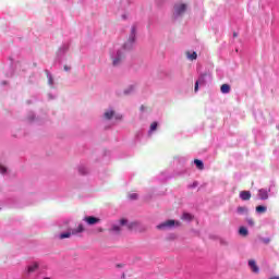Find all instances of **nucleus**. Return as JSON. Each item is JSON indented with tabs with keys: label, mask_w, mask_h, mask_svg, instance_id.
<instances>
[{
	"label": "nucleus",
	"mask_w": 279,
	"mask_h": 279,
	"mask_svg": "<svg viewBox=\"0 0 279 279\" xmlns=\"http://www.w3.org/2000/svg\"><path fill=\"white\" fill-rule=\"evenodd\" d=\"M174 227H175V221L173 219H170L157 225L156 228L158 231H170Z\"/></svg>",
	"instance_id": "1"
},
{
	"label": "nucleus",
	"mask_w": 279,
	"mask_h": 279,
	"mask_svg": "<svg viewBox=\"0 0 279 279\" xmlns=\"http://www.w3.org/2000/svg\"><path fill=\"white\" fill-rule=\"evenodd\" d=\"M135 40H136V26H133V28H131V35H130L129 41L124 44V50L131 49Z\"/></svg>",
	"instance_id": "2"
},
{
	"label": "nucleus",
	"mask_w": 279,
	"mask_h": 279,
	"mask_svg": "<svg viewBox=\"0 0 279 279\" xmlns=\"http://www.w3.org/2000/svg\"><path fill=\"white\" fill-rule=\"evenodd\" d=\"M189 5L186 3L180 2L179 4H177L175 8V16H183L186 11H187Z\"/></svg>",
	"instance_id": "3"
},
{
	"label": "nucleus",
	"mask_w": 279,
	"mask_h": 279,
	"mask_svg": "<svg viewBox=\"0 0 279 279\" xmlns=\"http://www.w3.org/2000/svg\"><path fill=\"white\" fill-rule=\"evenodd\" d=\"M206 77H207V73H202L198 77V81L195 82V85H194V93H197L198 92V86L199 85H205L206 84Z\"/></svg>",
	"instance_id": "4"
},
{
	"label": "nucleus",
	"mask_w": 279,
	"mask_h": 279,
	"mask_svg": "<svg viewBox=\"0 0 279 279\" xmlns=\"http://www.w3.org/2000/svg\"><path fill=\"white\" fill-rule=\"evenodd\" d=\"M124 59V52L123 51H118L117 52V57L116 59H113L112 61V65L113 66H119L120 65V62Z\"/></svg>",
	"instance_id": "5"
},
{
	"label": "nucleus",
	"mask_w": 279,
	"mask_h": 279,
	"mask_svg": "<svg viewBox=\"0 0 279 279\" xmlns=\"http://www.w3.org/2000/svg\"><path fill=\"white\" fill-rule=\"evenodd\" d=\"M85 231V228L83 225H77L76 229H70V231H68L69 233H71L73 236L81 234Z\"/></svg>",
	"instance_id": "6"
},
{
	"label": "nucleus",
	"mask_w": 279,
	"mask_h": 279,
	"mask_svg": "<svg viewBox=\"0 0 279 279\" xmlns=\"http://www.w3.org/2000/svg\"><path fill=\"white\" fill-rule=\"evenodd\" d=\"M84 221H85L86 223H88L89 226H94V225L99 223L100 219H99V218H96V217H93V216H89V217H85V218H84Z\"/></svg>",
	"instance_id": "7"
},
{
	"label": "nucleus",
	"mask_w": 279,
	"mask_h": 279,
	"mask_svg": "<svg viewBox=\"0 0 279 279\" xmlns=\"http://www.w3.org/2000/svg\"><path fill=\"white\" fill-rule=\"evenodd\" d=\"M252 197V194L250 191H242L240 192V199L242 201H250Z\"/></svg>",
	"instance_id": "8"
},
{
	"label": "nucleus",
	"mask_w": 279,
	"mask_h": 279,
	"mask_svg": "<svg viewBox=\"0 0 279 279\" xmlns=\"http://www.w3.org/2000/svg\"><path fill=\"white\" fill-rule=\"evenodd\" d=\"M248 267H251L254 274L259 272V267L256 265V262L254 259L248 260Z\"/></svg>",
	"instance_id": "9"
},
{
	"label": "nucleus",
	"mask_w": 279,
	"mask_h": 279,
	"mask_svg": "<svg viewBox=\"0 0 279 279\" xmlns=\"http://www.w3.org/2000/svg\"><path fill=\"white\" fill-rule=\"evenodd\" d=\"M122 231L121 227L119 225H112L111 229H109V232L113 234H120Z\"/></svg>",
	"instance_id": "10"
},
{
	"label": "nucleus",
	"mask_w": 279,
	"mask_h": 279,
	"mask_svg": "<svg viewBox=\"0 0 279 279\" xmlns=\"http://www.w3.org/2000/svg\"><path fill=\"white\" fill-rule=\"evenodd\" d=\"M258 198H260L263 201L268 199V191L258 190Z\"/></svg>",
	"instance_id": "11"
},
{
	"label": "nucleus",
	"mask_w": 279,
	"mask_h": 279,
	"mask_svg": "<svg viewBox=\"0 0 279 279\" xmlns=\"http://www.w3.org/2000/svg\"><path fill=\"white\" fill-rule=\"evenodd\" d=\"M194 165L199 171H203V169H205V165L201 159H194Z\"/></svg>",
	"instance_id": "12"
},
{
	"label": "nucleus",
	"mask_w": 279,
	"mask_h": 279,
	"mask_svg": "<svg viewBox=\"0 0 279 279\" xmlns=\"http://www.w3.org/2000/svg\"><path fill=\"white\" fill-rule=\"evenodd\" d=\"M38 269V263H34L31 266H27V274H33L34 271H37Z\"/></svg>",
	"instance_id": "13"
},
{
	"label": "nucleus",
	"mask_w": 279,
	"mask_h": 279,
	"mask_svg": "<svg viewBox=\"0 0 279 279\" xmlns=\"http://www.w3.org/2000/svg\"><path fill=\"white\" fill-rule=\"evenodd\" d=\"M220 92L222 94H229L230 93V85L229 84H222L221 87H220Z\"/></svg>",
	"instance_id": "14"
},
{
	"label": "nucleus",
	"mask_w": 279,
	"mask_h": 279,
	"mask_svg": "<svg viewBox=\"0 0 279 279\" xmlns=\"http://www.w3.org/2000/svg\"><path fill=\"white\" fill-rule=\"evenodd\" d=\"M267 210H268V208L266 206H264V205H258L256 207V213L257 214H266Z\"/></svg>",
	"instance_id": "15"
},
{
	"label": "nucleus",
	"mask_w": 279,
	"mask_h": 279,
	"mask_svg": "<svg viewBox=\"0 0 279 279\" xmlns=\"http://www.w3.org/2000/svg\"><path fill=\"white\" fill-rule=\"evenodd\" d=\"M104 117H105V119H107V120H111V119L114 117V111H112V110L105 111Z\"/></svg>",
	"instance_id": "16"
},
{
	"label": "nucleus",
	"mask_w": 279,
	"mask_h": 279,
	"mask_svg": "<svg viewBox=\"0 0 279 279\" xmlns=\"http://www.w3.org/2000/svg\"><path fill=\"white\" fill-rule=\"evenodd\" d=\"M181 219L185 220V221H192L193 216H192V214L184 213L183 216L181 217Z\"/></svg>",
	"instance_id": "17"
},
{
	"label": "nucleus",
	"mask_w": 279,
	"mask_h": 279,
	"mask_svg": "<svg viewBox=\"0 0 279 279\" xmlns=\"http://www.w3.org/2000/svg\"><path fill=\"white\" fill-rule=\"evenodd\" d=\"M187 59L191 61H194L197 59V53L195 51L193 52H187Z\"/></svg>",
	"instance_id": "18"
},
{
	"label": "nucleus",
	"mask_w": 279,
	"mask_h": 279,
	"mask_svg": "<svg viewBox=\"0 0 279 279\" xmlns=\"http://www.w3.org/2000/svg\"><path fill=\"white\" fill-rule=\"evenodd\" d=\"M239 234L246 238L247 234H248V231H247L246 228L242 227V228L239 229Z\"/></svg>",
	"instance_id": "19"
},
{
	"label": "nucleus",
	"mask_w": 279,
	"mask_h": 279,
	"mask_svg": "<svg viewBox=\"0 0 279 279\" xmlns=\"http://www.w3.org/2000/svg\"><path fill=\"white\" fill-rule=\"evenodd\" d=\"M158 128V123L157 122H154L149 125V134H151L153 132H155Z\"/></svg>",
	"instance_id": "20"
},
{
	"label": "nucleus",
	"mask_w": 279,
	"mask_h": 279,
	"mask_svg": "<svg viewBox=\"0 0 279 279\" xmlns=\"http://www.w3.org/2000/svg\"><path fill=\"white\" fill-rule=\"evenodd\" d=\"M71 236H73L72 234H71V232H63V233H61V235H59V239H61V240H64V239H69V238H71Z\"/></svg>",
	"instance_id": "21"
},
{
	"label": "nucleus",
	"mask_w": 279,
	"mask_h": 279,
	"mask_svg": "<svg viewBox=\"0 0 279 279\" xmlns=\"http://www.w3.org/2000/svg\"><path fill=\"white\" fill-rule=\"evenodd\" d=\"M46 77H48V84L50 86H52L53 85V77L51 76V74H49L48 71H46Z\"/></svg>",
	"instance_id": "22"
},
{
	"label": "nucleus",
	"mask_w": 279,
	"mask_h": 279,
	"mask_svg": "<svg viewBox=\"0 0 279 279\" xmlns=\"http://www.w3.org/2000/svg\"><path fill=\"white\" fill-rule=\"evenodd\" d=\"M238 213L239 214H246L247 213V208L246 207H238Z\"/></svg>",
	"instance_id": "23"
},
{
	"label": "nucleus",
	"mask_w": 279,
	"mask_h": 279,
	"mask_svg": "<svg viewBox=\"0 0 279 279\" xmlns=\"http://www.w3.org/2000/svg\"><path fill=\"white\" fill-rule=\"evenodd\" d=\"M129 198L132 201L138 199V194H136V193L129 194Z\"/></svg>",
	"instance_id": "24"
},
{
	"label": "nucleus",
	"mask_w": 279,
	"mask_h": 279,
	"mask_svg": "<svg viewBox=\"0 0 279 279\" xmlns=\"http://www.w3.org/2000/svg\"><path fill=\"white\" fill-rule=\"evenodd\" d=\"M247 223H248V226H251V227H254V226H255V221H254L253 218H248V219H247Z\"/></svg>",
	"instance_id": "25"
},
{
	"label": "nucleus",
	"mask_w": 279,
	"mask_h": 279,
	"mask_svg": "<svg viewBox=\"0 0 279 279\" xmlns=\"http://www.w3.org/2000/svg\"><path fill=\"white\" fill-rule=\"evenodd\" d=\"M7 172V168L4 166H0V173L4 174Z\"/></svg>",
	"instance_id": "26"
},
{
	"label": "nucleus",
	"mask_w": 279,
	"mask_h": 279,
	"mask_svg": "<svg viewBox=\"0 0 279 279\" xmlns=\"http://www.w3.org/2000/svg\"><path fill=\"white\" fill-rule=\"evenodd\" d=\"M128 223V219H124V218H122L121 220H120V225L123 227V226H125Z\"/></svg>",
	"instance_id": "27"
},
{
	"label": "nucleus",
	"mask_w": 279,
	"mask_h": 279,
	"mask_svg": "<svg viewBox=\"0 0 279 279\" xmlns=\"http://www.w3.org/2000/svg\"><path fill=\"white\" fill-rule=\"evenodd\" d=\"M173 240H174V236L167 238V241H173Z\"/></svg>",
	"instance_id": "28"
},
{
	"label": "nucleus",
	"mask_w": 279,
	"mask_h": 279,
	"mask_svg": "<svg viewBox=\"0 0 279 279\" xmlns=\"http://www.w3.org/2000/svg\"><path fill=\"white\" fill-rule=\"evenodd\" d=\"M233 37H234V38H236V37H238V34H236V33H234V34H233Z\"/></svg>",
	"instance_id": "29"
},
{
	"label": "nucleus",
	"mask_w": 279,
	"mask_h": 279,
	"mask_svg": "<svg viewBox=\"0 0 279 279\" xmlns=\"http://www.w3.org/2000/svg\"><path fill=\"white\" fill-rule=\"evenodd\" d=\"M269 241H270V240H269V239H267V240L265 241V243H266V244H268V243H269Z\"/></svg>",
	"instance_id": "30"
},
{
	"label": "nucleus",
	"mask_w": 279,
	"mask_h": 279,
	"mask_svg": "<svg viewBox=\"0 0 279 279\" xmlns=\"http://www.w3.org/2000/svg\"><path fill=\"white\" fill-rule=\"evenodd\" d=\"M270 279H279V277H271Z\"/></svg>",
	"instance_id": "31"
},
{
	"label": "nucleus",
	"mask_w": 279,
	"mask_h": 279,
	"mask_svg": "<svg viewBox=\"0 0 279 279\" xmlns=\"http://www.w3.org/2000/svg\"><path fill=\"white\" fill-rule=\"evenodd\" d=\"M65 71H69V66H64Z\"/></svg>",
	"instance_id": "32"
},
{
	"label": "nucleus",
	"mask_w": 279,
	"mask_h": 279,
	"mask_svg": "<svg viewBox=\"0 0 279 279\" xmlns=\"http://www.w3.org/2000/svg\"><path fill=\"white\" fill-rule=\"evenodd\" d=\"M141 110H144V106H141Z\"/></svg>",
	"instance_id": "33"
},
{
	"label": "nucleus",
	"mask_w": 279,
	"mask_h": 279,
	"mask_svg": "<svg viewBox=\"0 0 279 279\" xmlns=\"http://www.w3.org/2000/svg\"><path fill=\"white\" fill-rule=\"evenodd\" d=\"M104 230L101 228H99V232H102Z\"/></svg>",
	"instance_id": "34"
},
{
	"label": "nucleus",
	"mask_w": 279,
	"mask_h": 279,
	"mask_svg": "<svg viewBox=\"0 0 279 279\" xmlns=\"http://www.w3.org/2000/svg\"><path fill=\"white\" fill-rule=\"evenodd\" d=\"M175 226H179V222H175Z\"/></svg>",
	"instance_id": "35"
},
{
	"label": "nucleus",
	"mask_w": 279,
	"mask_h": 279,
	"mask_svg": "<svg viewBox=\"0 0 279 279\" xmlns=\"http://www.w3.org/2000/svg\"><path fill=\"white\" fill-rule=\"evenodd\" d=\"M44 279H49L48 277H45Z\"/></svg>",
	"instance_id": "36"
}]
</instances>
